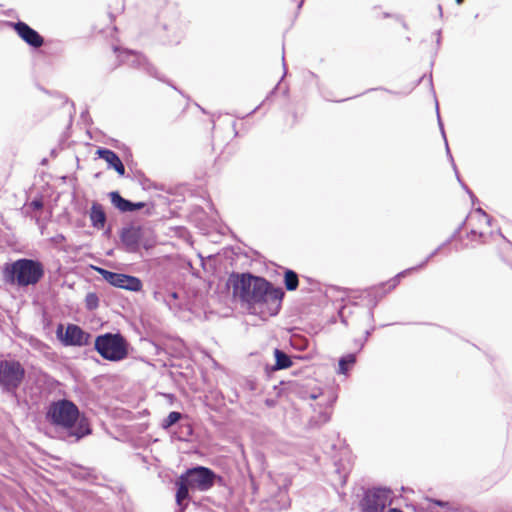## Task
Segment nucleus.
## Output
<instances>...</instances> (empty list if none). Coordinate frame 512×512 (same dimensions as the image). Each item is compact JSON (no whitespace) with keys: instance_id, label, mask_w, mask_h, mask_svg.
Segmentation results:
<instances>
[{"instance_id":"obj_6","label":"nucleus","mask_w":512,"mask_h":512,"mask_svg":"<svg viewBox=\"0 0 512 512\" xmlns=\"http://www.w3.org/2000/svg\"><path fill=\"white\" fill-rule=\"evenodd\" d=\"M24 368L14 360L0 362V384L7 390L16 389L24 378Z\"/></svg>"},{"instance_id":"obj_26","label":"nucleus","mask_w":512,"mask_h":512,"mask_svg":"<svg viewBox=\"0 0 512 512\" xmlns=\"http://www.w3.org/2000/svg\"><path fill=\"white\" fill-rule=\"evenodd\" d=\"M154 244H155L154 238L145 237V235H144L143 238L141 239L140 246L144 247L145 249H150L151 247L154 246Z\"/></svg>"},{"instance_id":"obj_18","label":"nucleus","mask_w":512,"mask_h":512,"mask_svg":"<svg viewBox=\"0 0 512 512\" xmlns=\"http://www.w3.org/2000/svg\"><path fill=\"white\" fill-rule=\"evenodd\" d=\"M177 485L176 502L178 506H181L182 502L188 498L189 490L191 489L190 485L184 479H181V477L179 478Z\"/></svg>"},{"instance_id":"obj_23","label":"nucleus","mask_w":512,"mask_h":512,"mask_svg":"<svg viewBox=\"0 0 512 512\" xmlns=\"http://www.w3.org/2000/svg\"><path fill=\"white\" fill-rule=\"evenodd\" d=\"M181 418V414L179 412H170L169 415L165 418L163 426L170 427L175 424Z\"/></svg>"},{"instance_id":"obj_25","label":"nucleus","mask_w":512,"mask_h":512,"mask_svg":"<svg viewBox=\"0 0 512 512\" xmlns=\"http://www.w3.org/2000/svg\"><path fill=\"white\" fill-rule=\"evenodd\" d=\"M437 115H439V113ZM438 123H439L440 129H441L442 136H443V138L445 140V145H446L447 153H448L449 157L451 158V161H453V158H452V156L450 154V151H449L448 143H447V140H446V137H445V132H444V128H443V124L441 122L440 116H438ZM452 164H453L454 170L456 171V166H455L454 162H452Z\"/></svg>"},{"instance_id":"obj_7","label":"nucleus","mask_w":512,"mask_h":512,"mask_svg":"<svg viewBox=\"0 0 512 512\" xmlns=\"http://www.w3.org/2000/svg\"><path fill=\"white\" fill-rule=\"evenodd\" d=\"M392 502V492L386 488H376L366 493L362 502V512H384Z\"/></svg>"},{"instance_id":"obj_21","label":"nucleus","mask_w":512,"mask_h":512,"mask_svg":"<svg viewBox=\"0 0 512 512\" xmlns=\"http://www.w3.org/2000/svg\"><path fill=\"white\" fill-rule=\"evenodd\" d=\"M477 219L479 223L485 224L487 227L490 226V217L486 214L485 211H483L481 208L476 209L471 213L470 215V221Z\"/></svg>"},{"instance_id":"obj_27","label":"nucleus","mask_w":512,"mask_h":512,"mask_svg":"<svg viewBox=\"0 0 512 512\" xmlns=\"http://www.w3.org/2000/svg\"><path fill=\"white\" fill-rule=\"evenodd\" d=\"M31 206L34 209H40V208H42V202L40 200H34L31 202Z\"/></svg>"},{"instance_id":"obj_8","label":"nucleus","mask_w":512,"mask_h":512,"mask_svg":"<svg viewBox=\"0 0 512 512\" xmlns=\"http://www.w3.org/2000/svg\"><path fill=\"white\" fill-rule=\"evenodd\" d=\"M97 271L104 280L115 287L134 292L139 291L142 288V282L137 277L111 272L103 268H98Z\"/></svg>"},{"instance_id":"obj_28","label":"nucleus","mask_w":512,"mask_h":512,"mask_svg":"<svg viewBox=\"0 0 512 512\" xmlns=\"http://www.w3.org/2000/svg\"><path fill=\"white\" fill-rule=\"evenodd\" d=\"M479 235L480 238H484V232L480 231L479 233L475 230V229H472L471 230V235L472 236H475V235Z\"/></svg>"},{"instance_id":"obj_12","label":"nucleus","mask_w":512,"mask_h":512,"mask_svg":"<svg viewBox=\"0 0 512 512\" xmlns=\"http://www.w3.org/2000/svg\"><path fill=\"white\" fill-rule=\"evenodd\" d=\"M96 154L99 156V158L107 162L109 168L114 169L121 176L124 175L125 167L114 151L105 148H99L96 151Z\"/></svg>"},{"instance_id":"obj_5","label":"nucleus","mask_w":512,"mask_h":512,"mask_svg":"<svg viewBox=\"0 0 512 512\" xmlns=\"http://www.w3.org/2000/svg\"><path fill=\"white\" fill-rule=\"evenodd\" d=\"M216 475L206 467L198 466L188 469L185 474L181 475L189 485L191 490L207 491L213 485Z\"/></svg>"},{"instance_id":"obj_16","label":"nucleus","mask_w":512,"mask_h":512,"mask_svg":"<svg viewBox=\"0 0 512 512\" xmlns=\"http://www.w3.org/2000/svg\"><path fill=\"white\" fill-rule=\"evenodd\" d=\"M118 57L122 62H126L132 66H144L147 64L146 58L144 56L128 50L121 51Z\"/></svg>"},{"instance_id":"obj_19","label":"nucleus","mask_w":512,"mask_h":512,"mask_svg":"<svg viewBox=\"0 0 512 512\" xmlns=\"http://www.w3.org/2000/svg\"><path fill=\"white\" fill-rule=\"evenodd\" d=\"M284 284L288 291L296 290L299 284L298 275L293 270L287 269L284 273Z\"/></svg>"},{"instance_id":"obj_13","label":"nucleus","mask_w":512,"mask_h":512,"mask_svg":"<svg viewBox=\"0 0 512 512\" xmlns=\"http://www.w3.org/2000/svg\"><path fill=\"white\" fill-rule=\"evenodd\" d=\"M110 196V200L112 202V204L117 208L119 209L121 212H130V211H134V210H139L141 209L144 204L139 202V203H133V202H130L126 199H124L123 197H121V195L118 193V192H111L109 194Z\"/></svg>"},{"instance_id":"obj_24","label":"nucleus","mask_w":512,"mask_h":512,"mask_svg":"<svg viewBox=\"0 0 512 512\" xmlns=\"http://www.w3.org/2000/svg\"><path fill=\"white\" fill-rule=\"evenodd\" d=\"M86 306L88 309L93 310L98 306V297L95 293H88L85 298Z\"/></svg>"},{"instance_id":"obj_22","label":"nucleus","mask_w":512,"mask_h":512,"mask_svg":"<svg viewBox=\"0 0 512 512\" xmlns=\"http://www.w3.org/2000/svg\"><path fill=\"white\" fill-rule=\"evenodd\" d=\"M356 361L355 355L349 354L345 357H342L339 360V369L338 372L341 374H346L348 371V365H353Z\"/></svg>"},{"instance_id":"obj_14","label":"nucleus","mask_w":512,"mask_h":512,"mask_svg":"<svg viewBox=\"0 0 512 512\" xmlns=\"http://www.w3.org/2000/svg\"><path fill=\"white\" fill-rule=\"evenodd\" d=\"M442 246H439L437 249H435L426 259L424 262H422L419 266L417 267H412V268H409V269H406L400 273H398L394 278L390 279L387 284L389 285V289H394L400 282V279L404 276H406L407 274H409L410 272L412 271H415V270H418V269H421L423 267H425V265L430 261V259H432L435 255L438 254V252L440 251Z\"/></svg>"},{"instance_id":"obj_3","label":"nucleus","mask_w":512,"mask_h":512,"mask_svg":"<svg viewBox=\"0 0 512 512\" xmlns=\"http://www.w3.org/2000/svg\"><path fill=\"white\" fill-rule=\"evenodd\" d=\"M96 351L106 360L121 361L128 355L127 342L119 333H106L95 339Z\"/></svg>"},{"instance_id":"obj_30","label":"nucleus","mask_w":512,"mask_h":512,"mask_svg":"<svg viewBox=\"0 0 512 512\" xmlns=\"http://www.w3.org/2000/svg\"><path fill=\"white\" fill-rule=\"evenodd\" d=\"M179 507H180V508H179V511H176V512H183L184 508L182 507V505H181V506H179Z\"/></svg>"},{"instance_id":"obj_29","label":"nucleus","mask_w":512,"mask_h":512,"mask_svg":"<svg viewBox=\"0 0 512 512\" xmlns=\"http://www.w3.org/2000/svg\"><path fill=\"white\" fill-rule=\"evenodd\" d=\"M504 249L512 250V244H511L510 242L506 241V242H505Z\"/></svg>"},{"instance_id":"obj_9","label":"nucleus","mask_w":512,"mask_h":512,"mask_svg":"<svg viewBox=\"0 0 512 512\" xmlns=\"http://www.w3.org/2000/svg\"><path fill=\"white\" fill-rule=\"evenodd\" d=\"M57 336L67 346H83L88 342L89 334L85 333L79 326L69 324L63 332V326L57 328Z\"/></svg>"},{"instance_id":"obj_1","label":"nucleus","mask_w":512,"mask_h":512,"mask_svg":"<svg viewBox=\"0 0 512 512\" xmlns=\"http://www.w3.org/2000/svg\"><path fill=\"white\" fill-rule=\"evenodd\" d=\"M233 295L267 318L279 313L284 291L263 277L243 273L233 280Z\"/></svg>"},{"instance_id":"obj_11","label":"nucleus","mask_w":512,"mask_h":512,"mask_svg":"<svg viewBox=\"0 0 512 512\" xmlns=\"http://www.w3.org/2000/svg\"><path fill=\"white\" fill-rule=\"evenodd\" d=\"M145 234V230L140 227H129L123 230L121 240L128 251L135 252L140 247L141 239Z\"/></svg>"},{"instance_id":"obj_31","label":"nucleus","mask_w":512,"mask_h":512,"mask_svg":"<svg viewBox=\"0 0 512 512\" xmlns=\"http://www.w3.org/2000/svg\"><path fill=\"white\" fill-rule=\"evenodd\" d=\"M464 0H456L457 4H461Z\"/></svg>"},{"instance_id":"obj_10","label":"nucleus","mask_w":512,"mask_h":512,"mask_svg":"<svg viewBox=\"0 0 512 512\" xmlns=\"http://www.w3.org/2000/svg\"><path fill=\"white\" fill-rule=\"evenodd\" d=\"M10 25L14 28L18 36L28 45L34 48H39L43 45V37L26 23L19 21L17 23H10Z\"/></svg>"},{"instance_id":"obj_2","label":"nucleus","mask_w":512,"mask_h":512,"mask_svg":"<svg viewBox=\"0 0 512 512\" xmlns=\"http://www.w3.org/2000/svg\"><path fill=\"white\" fill-rule=\"evenodd\" d=\"M48 421L56 427L71 431V435L80 439L90 434L84 418L80 419L78 407L71 401L63 399L50 404L47 411Z\"/></svg>"},{"instance_id":"obj_15","label":"nucleus","mask_w":512,"mask_h":512,"mask_svg":"<svg viewBox=\"0 0 512 512\" xmlns=\"http://www.w3.org/2000/svg\"><path fill=\"white\" fill-rule=\"evenodd\" d=\"M90 220L92 226L101 229L104 227L106 222V215L103 207L98 203H93L90 211Z\"/></svg>"},{"instance_id":"obj_4","label":"nucleus","mask_w":512,"mask_h":512,"mask_svg":"<svg viewBox=\"0 0 512 512\" xmlns=\"http://www.w3.org/2000/svg\"><path fill=\"white\" fill-rule=\"evenodd\" d=\"M10 272L19 286L37 284L44 276V266L32 259H19L12 263Z\"/></svg>"},{"instance_id":"obj_17","label":"nucleus","mask_w":512,"mask_h":512,"mask_svg":"<svg viewBox=\"0 0 512 512\" xmlns=\"http://www.w3.org/2000/svg\"><path fill=\"white\" fill-rule=\"evenodd\" d=\"M274 356H275V360H276V363L274 366L275 370L287 369L292 366V361H291L290 357L283 351H281L279 349H275Z\"/></svg>"},{"instance_id":"obj_20","label":"nucleus","mask_w":512,"mask_h":512,"mask_svg":"<svg viewBox=\"0 0 512 512\" xmlns=\"http://www.w3.org/2000/svg\"><path fill=\"white\" fill-rule=\"evenodd\" d=\"M278 497H279L278 503L277 504L272 503L270 506V508L272 510H281V509H286L287 507H289L290 500H289V497H288L286 491L280 490Z\"/></svg>"}]
</instances>
